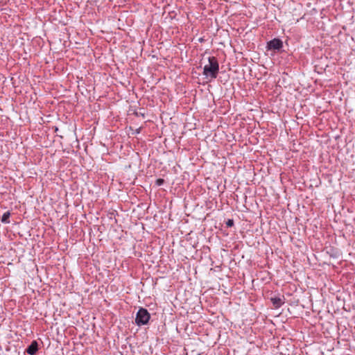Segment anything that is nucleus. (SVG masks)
<instances>
[{"instance_id": "1", "label": "nucleus", "mask_w": 355, "mask_h": 355, "mask_svg": "<svg viewBox=\"0 0 355 355\" xmlns=\"http://www.w3.org/2000/svg\"><path fill=\"white\" fill-rule=\"evenodd\" d=\"M219 71V64L216 57L211 56L208 58V64L203 68V75L207 78H216Z\"/></svg>"}, {"instance_id": "2", "label": "nucleus", "mask_w": 355, "mask_h": 355, "mask_svg": "<svg viewBox=\"0 0 355 355\" xmlns=\"http://www.w3.org/2000/svg\"><path fill=\"white\" fill-rule=\"evenodd\" d=\"M150 318V315L147 309L140 308L137 313L135 318V323L138 326L147 324Z\"/></svg>"}, {"instance_id": "3", "label": "nucleus", "mask_w": 355, "mask_h": 355, "mask_svg": "<svg viewBox=\"0 0 355 355\" xmlns=\"http://www.w3.org/2000/svg\"><path fill=\"white\" fill-rule=\"evenodd\" d=\"M283 46V42L278 38H275L267 44V48L270 50L279 51Z\"/></svg>"}, {"instance_id": "4", "label": "nucleus", "mask_w": 355, "mask_h": 355, "mask_svg": "<svg viewBox=\"0 0 355 355\" xmlns=\"http://www.w3.org/2000/svg\"><path fill=\"white\" fill-rule=\"evenodd\" d=\"M38 350V344L36 340H33L27 347L26 352L30 355H35Z\"/></svg>"}, {"instance_id": "5", "label": "nucleus", "mask_w": 355, "mask_h": 355, "mask_svg": "<svg viewBox=\"0 0 355 355\" xmlns=\"http://www.w3.org/2000/svg\"><path fill=\"white\" fill-rule=\"evenodd\" d=\"M270 301L275 309L279 308L284 303V299L279 297H271Z\"/></svg>"}, {"instance_id": "6", "label": "nucleus", "mask_w": 355, "mask_h": 355, "mask_svg": "<svg viewBox=\"0 0 355 355\" xmlns=\"http://www.w3.org/2000/svg\"><path fill=\"white\" fill-rule=\"evenodd\" d=\"M10 211L5 212L1 217V222L5 224L10 223Z\"/></svg>"}, {"instance_id": "7", "label": "nucleus", "mask_w": 355, "mask_h": 355, "mask_svg": "<svg viewBox=\"0 0 355 355\" xmlns=\"http://www.w3.org/2000/svg\"><path fill=\"white\" fill-rule=\"evenodd\" d=\"M226 225L227 227H231L234 225V220L233 219H228L226 222Z\"/></svg>"}, {"instance_id": "8", "label": "nucleus", "mask_w": 355, "mask_h": 355, "mask_svg": "<svg viewBox=\"0 0 355 355\" xmlns=\"http://www.w3.org/2000/svg\"><path fill=\"white\" fill-rule=\"evenodd\" d=\"M164 183V180L162 178H159L156 180L155 184L157 186H161Z\"/></svg>"}, {"instance_id": "9", "label": "nucleus", "mask_w": 355, "mask_h": 355, "mask_svg": "<svg viewBox=\"0 0 355 355\" xmlns=\"http://www.w3.org/2000/svg\"><path fill=\"white\" fill-rule=\"evenodd\" d=\"M135 114H136L137 116H142L143 118H144V117H145L144 114V113H141V112H135Z\"/></svg>"}, {"instance_id": "10", "label": "nucleus", "mask_w": 355, "mask_h": 355, "mask_svg": "<svg viewBox=\"0 0 355 355\" xmlns=\"http://www.w3.org/2000/svg\"><path fill=\"white\" fill-rule=\"evenodd\" d=\"M140 129L141 128H139L138 130H137V133H139L140 132Z\"/></svg>"}]
</instances>
